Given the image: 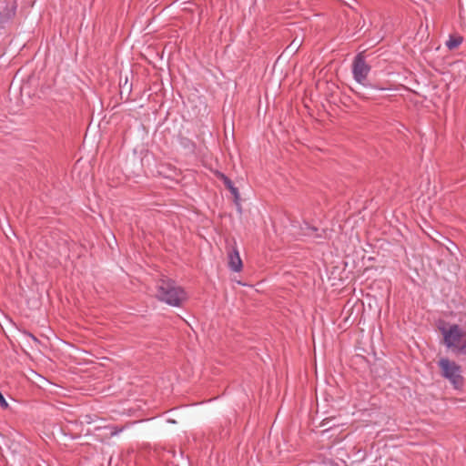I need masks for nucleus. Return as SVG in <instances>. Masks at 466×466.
<instances>
[{"label": "nucleus", "instance_id": "1", "mask_svg": "<svg viewBox=\"0 0 466 466\" xmlns=\"http://www.w3.org/2000/svg\"><path fill=\"white\" fill-rule=\"evenodd\" d=\"M157 298L172 307H179L187 299L185 290L171 279H162L157 287Z\"/></svg>", "mask_w": 466, "mask_h": 466}, {"label": "nucleus", "instance_id": "2", "mask_svg": "<svg viewBox=\"0 0 466 466\" xmlns=\"http://www.w3.org/2000/svg\"><path fill=\"white\" fill-rule=\"evenodd\" d=\"M444 344L457 355H466V334L459 325L453 324L449 329H442Z\"/></svg>", "mask_w": 466, "mask_h": 466}, {"label": "nucleus", "instance_id": "3", "mask_svg": "<svg viewBox=\"0 0 466 466\" xmlns=\"http://www.w3.org/2000/svg\"><path fill=\"white\" fill-rule=\"evenodd\" d=\"M438 366L441 369V376L448 380L454 389L458 390L462 388L464 379L461 375V368L460 365L447 358H441L438 361Z\"/></svg>", "mask_w": 466, "mask_h": 466}, {"label": "nucleus", "instance_id": "4", "mask_svg": "<svg viewBox=\"0 0 466 466\" xmlns=\"http://www.w3.org/2000/svg\"><path fill=\"white\" fill-rule=\"evenodd\" d=\"M370 66L365 60L364 52L358 53L352 62L351 71L354 80L364 86L365 81L370 72Z\"/></svg>", "mask_w": 466, "mask_h": 466}, {"label": "nucleus", "instance_id": "5", "mask_svg": "<svg viewBox=\"0 0 466 466\" xmlns=\"http://www.w3.org/2000/svg\"><path fill=\"white\" fill-rule=\"evenodd\" d=\"M228 268L230 270L234 272H239L243 268V263L239 255V251L236 246L232 247V248L228 253Z\"/></svg>", "mask_w": 466, "mask_h": 466}, {"label": "nucleus", "instance_id": "6", "mask_svg": "<svg viewBox=\"0 0 466 466\" xmlns=\"http://www.w3.org/2000/svg\"><path fill=\"white\" fill-rule=\"evenodd\" d=\"M224 185L230 191V193L234 196L235 201L237 202L239 199L238 189L234 186V183L225 175H221Z\"/></svg>", "mask_w": 466, "mask_h": 466}, {"label": "nucleus", "instance_id": "7", "mask_svg": "<svg viewBox=\"0 0 466 466\" xmlns=\"http://www.w3.org/2000/svg\"><path fill=\"white\" fill-rule=\"evenodd\" d=\"M301 233L305 236L309 237H317L320 238L321 235L318 234L317 232L319 229L316 227L310 226L309 223L304 222L303 225L300 228Z\"/></svg>", "mask_w": 466, "mask_h": 466}, {"label": "nucleus", "instance_id": "8", "mask_svg": "<svg viewBox=\"0 0 466 466\" xmlns=\"http://www.w3.org/2000/svg\"><path fill=\"white\" fill-rule=\"evenodd\" d=\"M463 41V38L461 35H450L449 39L446 41V46L450 49L457 48Z\"/></svg>", "mask_w": 466, "mask_h": 466}, {"label": "nucleus", "instance_id": "9", "mask_svg": "<svg viewBox=\"0 0 466 466\" xmlns=\"http://www.w3.org/2000/svg\"><path fill=\"white\" fill-rule=\"evenodd\" d=\"M180 144L184 148H187L189 151H194L195 149V144L187 138H181Z\"/></svg>", "mask_w": 466, "mask_h": 466}, {"label": "nucleus", "instance_id": "10", "mask_svg": "<svg viewBox=\"0 0 466 466\" xmlns=\"http://www.w3.org/2000/svg\"><path fill=\"white\" fill-rule=\"evenodd\" d=\"M0 408L3 409V410L9 409V404L6 401V400L5 399V397H4V395L2 394L1 391H0Z\"/></svg>", "mask_w": 466, "mask_h": 466}, {"label": "nucleus", "instance_id": "11", "mask_svg": "<svg viewBox=\"0 0 466 466\" xmlns=\"http://www.w3.org/2000/svg\"><path fill=\"white\" fill-rule=\"evenodd\" d=\"M124 428H117L116 427L114 431L111 432L112 436L117 435L118 433L122 432Z\"/></svg>", "mask_w": 466, "mask_h": 466}, {"label": "nucleus", "instance_id": "12", "mask_svg": "<svg viewBox=\"0 0 466 466\" xmlns=\"http://www.w3.org/2000/svg\"><path fill=\"white\" fill-rule=\"evenodd\" d=\"M24 334H25V336L29 337L30 339H32L34 341L38 342L37 339L33 334H31L30 332L25 331Z\"/></svg>", "mask_w": 466, "mask_h": 466}, {"label": "nucleus", "instance_id": "13", "mask_svg": "<svg viewBox=\"0 0 466 466\" xmlns=\"http://www.w3.org/2000/svg\"><path fill=\"white\" fill-rule=\"evenodd\" d=\"M370 86L371 88H373V89H376V90H385V89H386V88H383V87H377V86H371V85H370Z\"/></svg>", "mask_w": 466, "mask_h": 466}]
</instances>
